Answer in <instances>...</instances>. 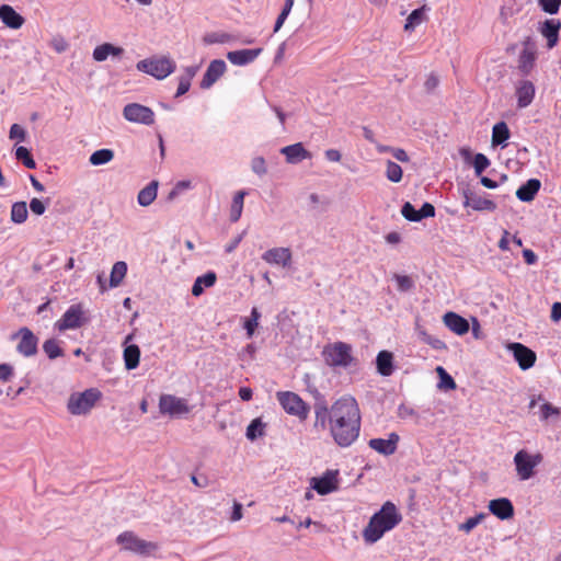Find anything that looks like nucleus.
Masks as SVG:
<instances>
[{
  "instance_id": "4",
  "label": "nucleus",
  "mask_w": 561,
  "mask_h": 561,
  "mask_svg": "<svg viewBox=\"0 0 561 561\" xmlns=\"http://www.w3.org/2000/svg\"><path fill=\"white\" fill-rule=\"evenodd\" d=\"M136 68L158 80H163L174 72L176 66L171 58L162 56L142 59L137 62Z\"/></svg>"
},
{
  "instance_id": "17",
  "label": "nucleus",
  "mask_w": 561,
  "mask_h": 561,
  "mask_svg": "<svg viewBox=\"0 0 561 561\" xmlns=\"http://www.w3.org/2000/svg\"><path fill=\"white\" fill-rule=\"evenodd\" d=\"M226 62L221 59L211 60L201 81L202 89H209L226 71Z\"/></svg>"
},
{
  "instance_id": "34",
  "label": "nucleus",
  "mask_w": 561,
  "mask_h": 561,
  "mask_svg": "<svg viewBox=\"0 0 561 561\" xmlns=\"http://www.w3.org/2000/svg\"><path fill=\"white\" fill-rule=\"evenodd\" d=\"M245 195H247L245 191H238L232 198V203H231V207H230V220L232 222H237L242 215L243 201H244Z\"/></svg>"
},
{
  "instance_id": "60",
  "label": "nucleus",
  "mask_w": 561,
  "mask_h": 561,
  "mask_svg": "<svg viewBox=\"0 0 561 561\" xmlns=\"http://www.w3.org/2000/svg\"><path fill=\"white\" fill-rule=\"evenodd\" d=\"M416 415H417L416 411L409 405L400 404L398 408V416L400 419H408V417H412V416H416Z\"/></svg>"
},
{
  "instance_id": "59",
  "label": "nucleus",
  "mask_w": 561,
  "mask_h": 561,
  "mask_svg": "<svg viewBox=\"0 0 561 561\" xmlns=\"http://www.w3.org/2000/svg\"><path fill=\"white\" fill-rule=\"evenodd\" d=\"M420 219L430 218L435 216V207L431 203H424L419 209Z\"/></svg>"
},
{
  "instance_id": "6",
  "label": "nucleus",
  "mask_w": 561,
  "mask_h": 561,
  "mask_svg": "<svg viewBox=\"0 0 561 561\" xmlns=\"http://www.w3.org/2000/svg\"><path fill=\"white\" fill-rule=\"evenodd\" d=\"M101 392L90 388L80 393H72L68 400L67 408L73 415L87 414L101 398Z\"/></svg>"
},
{
  "instance_id": "1",
  "label": "nucleus",
  "mask_w": 561,
  "mask_h": 561,
  "mask_svg": "<svg viewBox=\"0 0 561 561\" xmlns=\"http://www.w3.org/2000/svg\"><path fill=\"white\" fill-rule=\"evenodd\" d=\"M360 425V410L353 397H341L331 405V426L329 431L337 446L342 448L350 447L358 438Z\"/></svg>"
},
{
  "instance_id": "8",
  "label": "nucleus",
  "mask_w": 561,
  "mask_h": 561,
  "mask_svg": "<svg viewBox=\"0 0 561 561\" xmlns=\"http://www.w3.org/2000/svg\"><path fill=\"white\" fill-rule=\"evenodd\" d=\"M542 459L540 453L530 455L525 449L518 450L514 456L518 478L523 481L530 479L535 474V468L542 462Z\"/></svg>"
},
{
  "instance_id": "56",
  "label": "nucleus",
  "mask_w": 561,
  "mask_h": 561,
  "mask_svg": "<svg viewBox=\"0 0 561 561\" xmlns=\"http://www.w3.org/2000/svg\"><path fill=\"white\" fill-rule=\"evenodd\" d=\"M192 183L190 180L179 181L172 191L169 193V199H173L175 196L181 194L183 191L191 188Z\"/></svg>"
},
{
  "instance_id": "10",
  "label": "nucleus",
  "mask_w": 561,
  "mask_h": 561,
  "mask_svg": "<svg viewBox=\"0 0 561 561\" xmlns=\"http://www.w3.org/2000/svg\"><path fill=\"white\" fill-rule=\"evenodd\" d=\"M123 116L126 121L142 125H152L154 123L153 111L139 103H128L123 110Z\"/></svg>"
},
{
  "instance_id": "14",
  "label": "nucleus",
  "mask_w": 561,
  "mask_h": 561,
  "mask_svg": "<svg viewBox=\"0 0 561 561\" xmlns=\"http://www.w3.org/2000/svg\"><path fill=\"white\" fill-rule=\"evenodd\" d=\"M291 251L289 248H273L265 251L262 255V260L267 264L279 265L288 267L291 264Z\"/></svg>"
},
{
  "instance_id": "19",
  "label": "nucleus",
  "mask_w": 561,
  "mask_h": 561,
  "mask_svg": "<svg viewBox=\"0 0 561 561\" xmlns=\"http://www.w3.org/2000/svg\"><path fill=\"white\" fill-rule=\"evenodd\" d=\"M489 511L497 518L505 520L510 519L514 515V506L512 502L506 497H500L491 500L489 502Z\"/></svg>"
},
{
  "instance_id": "63",
  "label": "nucleus",
  "mask_w": 561,
  "mask_h": 561,
  "mask_svg": "<svg viewBox=\"0 0 561 561\" xmlns=\"http://www.w3.org/2000/svg\"><path fill=\"white\" fill-rule=\"evenodd\" d=\"M243 236H244V232L238 234L236 238H233L226 247H225V251L227 253H231L233 252L237 247L239 245V243L242 241L243 239Z\"/></svg>"
},
{
  "instance_id": "58",
  "label": "nucleus",
  "mask_w": 561,
  "mask_h": 561,
  "mask_svg": "<svg viewBox=\"0 0 561 561\" xmlns=\"http://www.w3.org/2000/svg\"><path fill=\"white\" fill-rule=\"evenodd\" d=\"M217 276L214 272H207L206 274L198 276L196 280L205 287H211L215 285Z\"/></svg>"
},
{
  "instance_id": "55",
  "label": "nucleus",
  "mask_w": 561,
  "mask_h": 561,
  "mask_svg": "<svg viewBox=\"0 0 561 561\" xmlns=\"http://www.w3.org/2000/svg\"><path fill=\"white\" fill-rule=\"evenodd\" d=\"M108 56V43L101 44L93 50V59L96 61H104Z\"/></svg>"
},
{
  "instance_id": "13",
  "label": "nucleus",
  "mask_w": 561,
  "mask_h": 561,
  "mask_svg": "<svg viewBox=\"0 0 561 561\" xmlns=\"http://www.w3.org/2000/svg\"><path fill=\"white\" fill-rule=\"evenodd\" d=\"M507 348L512 351L515 360L522 370L531 368L537 359L536 353L522 343H510Z\"/></svg>"
},
{
  "instance_id": "49",
  "label": "nucleus",
  "mask_w": 561,
  "mask_h": 561,
  "mask_svg": "<svg viewBox=\"0 0 561 561\" xmlns=\"http://www.w3.org/2000/svg\"><path fill=\"white\" fill-rule=\"evenodd\" d=\"M538 4L543 12L556 14L561 7V0H538Z\"/></svg>"
},
{
  "instance_id": "46",
  "label": "nucleus",
  "mask_w": 561,
  "mask_h": 561,
  "mask_svg": "<svg viewBox=\"0 0 561 561\" xmlns=\"http://www.w3.org/2000/svg\"><path fill=\"white\" fill-rule=\"evenodd\" d=\"M484 513H479L476 516L469 517L465 523L458 526V529L465 533H470L474 527H477L484 518Z\"/></svg>"
},
{
  "instance_id": "35",
  "label": "nucleus",
  "mask_w": 561,
  "mask_h": 561,
  "mask_svg": "<svg viewBox=\"0 0 561 561\" xmlns=\"http://www.w3.org/2000/svg\"><path fill=\"white\" fill-rule=\"evenodd\" d=\"M127 273V264L124 261L116 262L111 271L110 286L117 287Z\"/></svg>"
},
{
  "instance_id": "3",
  "label": "nucleus",
  "mask_w": 561,
  "mask_h": 561,
  "mask_svg": "<svg viewBox=\"0 0 561 561\" xmlns=\"http://www.w3.org/2000/svg\"><path fill=\"white\" fill-rule=\"evenodd\" d=\"M116 542L122 546L123 550L142 558L152 557L159 550L157 542L141 539L130 530L119 534L116 538Z\"/></svg>"
},
{
  "instance_id": "48",
  "label": "nucleus",
  "mask_w": 561,
  "mask_h": 561,
  "mask_svg": "<svg viewBox=\"0 0 561 561\" xmlns=\"http://www.w3.org/2000/svg\"><path fill=\"white\" fill-rule=\"evenodd\" d=\"M401 214L409 221H421L419 210H416L410 202L403 204Z\"/></svg>"
},
{
  "instance_id": "7",
  "label": "nucleus",
  "mask_w": 561,
  "mask_h": 561,
  "mask_svg": "<svg viewBox=\"0 0 561 561\" xmlns=\"http://www.w3.org/2000/svg\"><path fill=\"white\" fill-rule=\"evenodd\" d=\"M159 411L162 415L180 419L191 413L192 407L184 398L174 394H161L159 398Z\"/></svg>"
},
{
  "instance_id": "21",
  "label": "nucleus",
  "mask_w": 561,
  "mask_h": 561,
  "mask_svg": "<svg viewBox=\"0 0 561 561\" xmlns=\"http://www.w3.org/2000/svg\"><path fill=\"white\" fill-rule=\"evenodd\" d=\"M262 50V48L232 50L227 54V59L234 66H245L254 61Z\"/></svg>"
},
{
  "instance_id": "54",
  "label": "nucleus",
  "mask_w": 561,
  "mask_h": 561,
  "mask_svg": "<svg viewBox=\"0 0 561 561\" xmlns=\"http://www.w3.org/2000/svg\"><path fill=\"white\" fill-rule=\"evenodd\" d=\"M251 169L257 175H264L267 171L264 158L255 157L251 162Z\"/></svg>"
},
{
  "instance_id": "47",
  "label": "nucleus",
  "mask_w": 561,
  "mask_h": 561,
  "mask_svg": "<svg viewBox=\"0 0 561 561\" xmlns=\"http://www.w3.org/2000/svg\"><path fill=\"white\" fill-rule=\"evenodd\" d=\"M393 278L397 282L398 290L402 293L410 291L414 287V280L408 275L394 274Z\"/></svg>"
},
{
  "instance_id": "27",
  "label": "nucleus",
  "mask_w": 561,
  "mask_h": 561,
  "mask_svg": "<svg viewBox=\"0 0 561 561\" xmlns=\"http://www.w3.org/2000/svg\"><path fill=\"white\" fill-rule=\"evenodd\" d=\"M314 427L325 430L331 426V407L328 408L324 401L314 403Z\"/></svg>"
},
{
  "instance_id": "45",
  "label": "nucleus",
  "mask_w": 561,
  "mask_h": 561,
  "mask_svg": "<svg viewBox=\"0 0 561 561\" xmlns=\"http://www.w3.org/2000/svg\"><path fill=\"white\" fill-rule=\"evenodd\" d=\"M436 373L439 376V387L447 389V390H454L456 388V382L454 378L442 367H436Z\"/></svg>"
},
{
  "instance_id": "2",
  "label": "nucleus",
  "mask_w": 561,
  "mask_h": 561,
  "mask_svg": "<svg viewBox=\"0 0 561 561\" xmlns=\"http://www.w3.org/2000/svg\"><path fill=\"white\" fill-rule=\"evenodd\" d=\"M402 520V515L397 506L387 501L381 508L376 512L369 519L367 526L363 529V538L367 543L377 542L385 533L393 529Z\"/></svg>"
},
{
  "instance_id": "38",
  "label": "nucleus",
  "mask_w": 561,
  "mask_h": 561,
  "mask_svg": "<svg viewBox=\"0 0 561 561\" xmlns=\"http://www.w3.org/2000/svg\"><path fill=\"white\" fill-rule=\"evenodd\" d=\"M114 158V151L112 149H99L96 151H94L90 158H89V162L92 164V165H103V164H106L108 162H111Z\"/></svg>"
},
{
  "instance_id": "62",
  "label": "nucleus",
  "mask_w": 561,
  "mask_h": 561,
  "mask_svg": "<svg viewBox=\"0 0 561 561\" xmlns=\"http://www.w3.org/2000/svg\"><path fill=\"white\" fill-rule=\"evenodd\" d=\"M438 83H439L438 77L435 76L434 73H431L427 77V79L424 83V87L427 92H432L434 89H436L438 87Z\"/></svg>"
},
{
  "instance_id": "28",
  "label": "nucleus",
  "mask_w": 561,
  "mask_h": 561,
  "mask_svg": "<svg viewBox=\"0 0 561 561\" xmlns=\"http://www.w3.org/2000/svg\"><path fill=\"white\" fill-rule=\"evenodd\" d=\"M540 187L541 183L538 179H529L516 191V197L522 202L529 203L534 201Z\"/></svg>"
},
{
  "instance_id": "32",
  "label": "nucleus",
  "mask_w": 561,
  "mask_h": 561,
  "mask_svg": "<svg viewBox=\"0 0 561 561\" xmlns=\"http://www.w3.org/2000/svg\"><path fill=\"white\" fill-rule=\"evenodd\" d=\"M124 362L127 370H133L138 367L140 359V348L136 344H131L124 350Z\"/></svg>"
},
{
  "instance_id": "52",
  "label": "nucleus",
  "mask_w": 561,
  "mask_h": 561,
  "mask_svg": "<svg viewBox=\"0 0 561 561\" xmlns=\"http://www.w3.org/2000/svg\"><path fill=\"white\" fill-rule=\"evenodd\" d=\"M50 46L56 53L61 54L68 49L69 44L65 37L57 35L50 41Z\"/></svg>"
},
{
  "instance_id": "57",
  "label": "nucleus",
  "mask_w": 561,
  "mask_h": 561,
  "mask_svg": "<svg viewBox=\"0 0 561 561\" xmlns=\"http://www.w3.org/2000/svg\"><path fill=\"white\" fill-rule=\"evenodd\" d=\"M14 375L13 366L10 364H0V380L3 382L9 381Z\"/></svg>"
},
{
  "instance_id": "16",
  "label": "nucleus",
  "mask_w": 561,
  "mask_h": 561,
  "mask_svg": "<svg viewBox=\"0 0 561 561\" xmlns=\"http://www.w3.org/2000/svg\"><path fill=\"white\" fill-rule=\"evenodd\" d=\"M82 310L79 305H72L62 316L60 320L56 322V327L59 331H66L69 329H77L81 325Z\"/></svg>"
},
{
  "instance_id": "43",
  "label": "nucleus",
  "mask_w": 561,
  "mask_h": 561,
  "mask_svg": "<svg viewBox=\"0 0 561 561\" xmlns=\"http://www.w3.org/2000/svg\"><path fill=\"white\" fill-rule=\"evenodd\" d=\"M261 318V312L256 307H253L251 310V316L249 319L244 322V329L247 331L248 337H252L254 334V331L259 324V320Z\"/></svg>"
},
{
  "instance_id": "18",
  "label": "nucleus",
  "mask_w": 561,
  "mask_h": 561,
  "mask_svg": "<svg viewBox=\"0 0 561 561\" xmlns=\"http://www.w3.org/2000/svg\"><path fill=\"white\" fill-rule=\"evenodd\" d=\"M399 439L397 433H390L387 439L371 438L368 446L381 455L390 456L396 453Z\"/></svg>"
},
{
  "instance_id": "41",
  "label": "nucleus",
  "mask_w": 561,
  "mask_h": 561,
  "mask_svg": "<svg viewBox=\"0 0 561 561\" xmlns=\"http://www.w3.org/2000/svg\"><path fill=\"white\" fill-rule=\"evenodd\" d=\"M402 174H403L402 168L398 163H396L391 160L387 161L386 178L390 182L399 183L402 180Z\"/></svg>"
},
{
  "instance_id": "40",
  "label": "nucleus",
  "mask_w": 561,
  "mask_h": 561,
  "mask_svg": "<svg viewBox=\"0 0 561 561\" xmlns=\"http://www.w3.org/2000/svg\"><path fill=\"white\" fill-rule=\"evenodd\" d=\"M15 158L23 163V165L27 169H35L36 162L31 153V151L23 146H19L15 148Z\"/></svg>"
},
{
  "instance_id": "9",
  "label": "nucleus",
  "mask_w": 561,
  "mask_h": 561,
  "mask_svg": "<svg viewBox=\"0 0 561 561\" xmlns=\"http://www.w3.org/2000/svg\"><path fill=\"white\" fill-rule=\"evenodd\" d=\"M276 398L282 408L290 415H295L300 420H306L309 408L306 402L295 392L278 391Z\"/></svg>"
},
{
  "instance_id": "50",
  "label": "nucleus",
  "mask_w": 561,
  "mask_h": 561,
  "mask_svg": "<svg viewBox=\"0 0 561 561\" xmlns=\"http://www.w3.org/2000/svg\"><path fill=\"white\" fill-rule=\"evenodd\" d=\"M490 165V160L483 153H477L473 160V168L477 175H481L482 172Z\"/></svg>"
},
{
  "instance_id": "33",
  "label": "nucleus",
  "mask_w": 561,
  "mask_h": 561,
  "mask_svg": "<svg viewBox=\"0 0 561 561\" xmlns=\"http://www.w3.org/2000/svg\"><path fill=\"white\" fill-rule=\"evenodd\" d=\"M28 216L26 202H15L11 206L10 219L12 222L21 225L26 221Z\"/></svg>"
},
{
  "instance_id": "30",
  "label": "nucleus",
  "mask_w": 561,
  "mask_h": 561,
  "mask_svg": "<svg viewBox=\"0 0 561 561\" xmlns=\"http://www.w3.org/2000/svg\"><path fill=\"white\" fill-rule=\"evenodd\" d=\"M511 136V131L505 122L496 123L492 128V146H501L505 148L507 146V140Z\"/></svg>"
},
{
  "instance_id": "15",
  "label": "nucleus",
  "mask_w": 561,
  "mask_h": 561,
  "mask_svg": "<svg viewBox=\"0 0 561 561\" xmlns=\"http://www.w3.org/2000/svg\"><path fill=\"white\" fill-rule=\"evenodd\" d=\"M463 206L471 207L477 211H494L496 209V204L493 201L481 197L470 190L463 191Z\"/></svg>"
},
{
  "instance_id": "39",
  "label": "nucleus",
  "mask_w": 561,
  "mask_h": 561,
  "mask_svg": "<svg viewBox=\"0 0 561 561\" xmlns=\"http://www.w3.org/2000/svg\"><path fill=\"white\" fill-rule=\"evenodd\" d=\"M265 424L262 422L260 417L254 419L247 427L245 436L249 440L253 442L259 437L265 435Z\"/></svg>"
},
{
  "instance_id": "26",
  "label": "nucleus",
  "mask_w": 561,
  "mask_h": 561,
  "mask_svg": "<svg viewBox=\"0 0 561 561\" xmlns=\"http://www.w3.org/2000/svg\"><path fill=\"white\" fill-rule=\"evenodd\" d=\"M517 106L519 108L527 107L534 100L535 85L528 80H524L516 89Z\"/></svg>"
},
{
  "instance_id": "44",
  "label": "nucleus",
  "mask_w": 561,
  "mask_h": 561,
  "mask_svg": "<svg viewBox=\"0 0 561 561\" xmlns=\"http://www.w3.org/2000/svg\"><path fill=\"white\" fill-rule=\"evenodd\" d=\"M419 334L422 337V341L424 343L428 344L434 350H437V351L447 350L446 343L444 341H442L440 339L435 337V336L426 333L425 331H420Z\"/></svg>"
},
{
  "instance_id": "25",
  "label": "nucleus",
  "mask_w": 561,
  "mask_h": 561,
  "mask_svg": "<svg viewBox=\"0 0 561 561\" xmlns=\"http://www.w3.org/2000/svg\"><path fill=\"white\" fill-rule=\"evenodd\" d=\"M443 321L450 331L458 335H463L469 331V322L453 311L445 313Z\"/></svg>"
},
{
  "instance_id": "53",
  "label": "nucleus",
  "mask_w": 561,
  "mask_h": 561,
  "mask_svg": "<svg viewBox=\"0 0 561 561\" xmlns=\"http://www.w3.org/2000/svg\"><path fill=\"white\" fill-rule=\"evenodd\" d=\"M9 138L10 139H18L19 141H24L25 138H26V131H25V129L21 125L13 124L10 127Z\"/></svg>"
},
{
  "instance_id": "5",
  "label": "nucleus",
  "mask_w": 561,
  "mask_h": 561,
  "mask_svg": "<svg viewBox=\"0 0 561 561\" xmlns=\"http://www.w3.org/2000/svg\"><path fill=\"white\" fill-rule=\"evenodd\" d=\"M325 364L331 367H348L354 357L352 346L345 342H335L324 346L322 352Z\"/></svg>"
},
{
  "instance_id": "61",
  "label": "nucleus",
  "mask_w": 561,
  "mask_h": 561,
  "mask_svg": "<svg viewBox=\"0 0 561 561\" xmlns=\"http://www.w3.org/2000/svg\"><path fill=\"white\" fill-rule=\"evenodd\" d=\"M190 88H191V81H188L187 79H185L183 77H180L175 98L184 95L190 90Z\"/></svg>"
},
{
  "instance_id": "24",
  "label": "nucleus",
  "mask_w": 561,
  "mask_h": 561,
  "mask_svg": "<svg viewBox=\"0 0 561 561\" xmlns=\"http://www.w3.org/2000/svg\"><path fill=\"white\" fill-rule=\"evenodd\" d=\"M0 20L5 26L13 30L22 27L25 22L24 18L9 4L0 5Z\"/></svg>"
},
{
  "instance_id": "23",
  "label": "nucleus",
  "mask_w": 561,
  "mask_h": 561,
  "mask_svg": "<svg viewBox=\"0 0 561 561\" xmlns=\"http://www.w3.org/2000/svg\"><path fill=\"white\" fill-rule=\"evenodd\" d=\"M561 28L560 20H546L539 28L541 35L547 38V47L553 48L559 41V31Z\"/></svg>"
},
{
  "instance_id": "29",
  "label": "nucleus",
  "mask_w": 561,
  "mask_h": 561,
  "mask_svg": "<svg viewBox=\"0 0 561 561\" xmlns=\"http://www.w3.org/2000/svg\"><path fill=\"white\" fill-rule=\"evenodd\" d=\"M377 371L385 377L393 373V355L389 351H380L376 357Z\"/></svg>"
},
{
  "instance_id": "31",
  "label": "nucleus",
  "mask_w": 561,
  "mask_h": 561,
  "mask_svg": "<svg viewBox=\"0 0 561 561\" xmlns=\"http://www.w3.org/2000/svg\"><path fill=\"white\" fill-rule=\"evenodd\" d=\"M158 181L153 180L148 185H146L142 190L139 191L137 195V202L140 206L147 207L153 203L157 198L158 193Z\"/></svg>"
},
{
  "instance_id": "36",
  "label": "nucleus",
  "mask_w": 561,
  "mask_h": 561,
  "mask_svg": "<svg viewBox=\"0 0 561 561\" xmlns=\"http://www.w3.org/2000/svg\"><path fill=\"white\" fill-rule=\"evenodd\" d=\"M561 416V409L552 405L550 402L543 401L539 408V420L548 422L549 420H558Z\"/></svg>"
},
{
  "instance_id": "11",
  "label": "nucleus",
  "mask_w": 561,
  "mask_h": 561,
  "mask_svg": "<svg viewBox=\"0 0 561 561\" xmlns=\"http://www.w3.org/2000/svg\"><path fill=\"white\" fill-rule=\"evenodd\" d=\"M12 340L20 339L16 345V351L25 356L30 357L37 353L38 339L34 333L26 327L21 328L18 332L11 335Z\"/></svg>"
},
{
  "instance_id": "37",
  "label": "nucleus",
  "mask_w": 561,
  "mask_h": 561,
  "mask_svg": "<svg viewBox=\"0 0 561 561\" xmlns=\"http://www.w3.org/2000/svg\"><path fill=\"white\" fill-rule=\"evenodd\" d=\"M425 19V5L419 9L413 10L404 24V31L412 32L416 26H419Z\"/></svg>"
},
{
  "instance_id": "12",
  "label": "nucleus",
  "mask_w": 561,
  "mask_h": 561,
  "mask_svg": "<svg viewBox=\"0 0 561 561\" xmlns=\"http://www.w3.org/2000/svg\"><path fill=\"white\" fill-rule=\"evenodd\" d=\"M337 470H327L320 478L311 479V488L320 495H327L339 488Z\"/></svg>"
},
{
  "instance_id": "51",
  "label": "nucleus",
  "mask_w": 561,
  "mask_h": 561,
  "mask_svg": "<svg viewBox=\"0 0 561 561\" xmlns=\"http://www.w3.org/2000/svg\"><path fill=\"white\" fill-rule=\"evenodd\" d=\"M50 203V199L47 198L45 202L34 197L30 202L31 211L37 216L43 215L46 211V206Z\"/></svg>"
},
{
  "instance_id": "22",
  "label": "nucleus",
  "mask_w": 561,
  "mask_h": 561,
  "mask_svg": "<svg viewBox=\"0 0 561 561\" xmlns=\"http://www.w3.org/2000/svg\"><path fill=\"white\" fill-rule=\"evenodd\" d=\"M536 60V53L534 49V45L531 43V38L527 37L524 42V49L522 50L518 58V68L524 75H528Z\"/></svg>"
},
{
  "instance_id": "42",
  "label": "nucleus",
  "mask_w": 561,
  "mask_h": 561,
  "mask_svg": "<svg viewBox=\"0 0 561 561\" xmlns=\"http://www.w3.org/2000/svg\"><path fill=\"white\" fill-rule=\"evenodd\" d=\"M43 350L49 359H55L59 356H62L64 354L58 341L55 339H49L45 341L43 344Z\"/></svg>"
},
{
  "instance_id": "20",
  "label": "nucleus",
  "mask_w": 561,
  "mask_h": 561,
  "mask_svg": "<svg viewBox=\"0 0 561 561\" xmlns=\"http://www.w3.org/2000/svg\"><path fill=\"white\" fill-rule=\"evenodd\" d=\"M280 153L285 156L286 162L290 164H297L302 160L311 158V153L305 149L301 142L283 147Z\"/></svg>"
},
{
  "instance_id": "64",
  "label": "nucleus",
  "mask_w": 561,
  "mask_h": 561,
  "mask_svg": "<svg viewBox=\"0 0 561 561\" xmlns=\"http://www.w3.org/2000/svg\"><path fill=\"white\" fill-rule=\"evenodd\" d=\"M324 156H325L327 160H329L331 162H339V161H341V158H342L341 152L336 149L325 150Z\"/></svg>"
}]
</instances>
